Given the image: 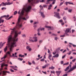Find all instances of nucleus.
Returning <instances> with one entry per match:
<instances>
[{
    "instance_id": "obj_1",
    "label": "nucleus",
    "mask_w": 76,
    "mask_h": 76,
    "mask_svg": "<svg viewBox=\"0 0 76 76\" xmlns=\"http://www.w3.org/2000/svg\"><path fill=\"white\" fill-rule=\"evenodd\" d=\"M12 34H13L14 32L15 33V34L14 37L12 38V36L10 35L8 37L7 40V45L10 46V52H12L13 50V48L14 47H16L15 45L16 44V41H17L18 39H16V37L18 35V31L15 30V28L12 29Z\"/></svg>"
},
{
    "instance_id": "obj_2",
    "label": "nucleus",
    "mask_w": 76,
    "mask_h": 76,
    "mask_svg": "<svg viewBox=\"0 0 76 76\" xmlns=\"http://www.w3.org/2000/svg\"><path fill=\"white\" fill-rule=\"evenodd\" d=\"M31 9V6H29L28 7H27L26 5H24L23 10H22L21 13L20 14L19 16V19H26L25 18L23 17V15H24L25 12H26V13H28L30 12V10Z\"/></svg>"
},
{
    "instance_id": "obj_3",
    "label": "nucleus",
    "mask_w": 76,
    "mask_h": 76,
    "mask_svg": "<svg viewBox=\"0 0 76 76\" xmlns=\"http://www.w3.org/2000/svg\"><path fill=\"white\" fill-rule=\"evenodd\" d=\"M54 13L55 14L54 15V17H56V18H57L58 19H60V18H61V17L60 16V15H59V13L58 12H54Z\"/></svg>"
},
{
    "instance_id": "obj_4",
    "label": "nucleus",
    "mask_w": 76,
    "mask_h": 76,
    "mask_svg": "<svg viewBox=\"0 0 76 76\" xmlns=\"http://www.w3.org/2000/svg\"><path fill=\"white\" fill-rule=\"evenodd\" d=\"M3 6H6V5H10V4H13V2H8V3H7V2L6 3H4L3 2Z\"/></svg>"
},
{
    "instance_id": "obj_5",
    "label": "nucleus",
    "mask_w": 76,
    "mask_h": 76,
    "mask_svg": "<svg viewBox=\"0 0 76 76\" xmlns=\"http://www.w3.org/2000/svg\"><path fill=\"white\" fill-rule=\"evenodd\" d=\"M32 3H31V4H32L33 3H39V0H31Z\"/></svg>"
},
{
    "instance_id": "obj_6",
    "label": "nucleus",
    "mask_w": 76,
    "mask_h": 76,
    "mask_svg": "<svg viewBox=\"0 0 76 76\" xmlns=\"http://www.w3.org/2000/svg\"><path fill=\"white\" fill-rule=\"evenodd\" d=\"M9 15H4L1 16L0 18V19H3L4 18L5 19H7V18H9Z\"/></svg>"
},
{
    "instance_id": "obj_7",
    "label": "nucleus",
    "mask_w": 76,
    "mask_h": 76,
    "mask_svg": "<svg viewBox=\"0 0 76 76\" xmlns=\"http://www.w3.org/2000/svg\"><path fill=\"white\" fill-rule=\"evenodd\" d=\"M71 29V28H68L66 29L65 31V34L66 35H69L68 34H67V33H68V32H70V31Z\"/></svg>"
},
{
    "instance_id": "obj_8",
    "label": "nucleus",
    "mask_w": 76,
    "mask_h": 76,
    "mask_svg": "<svg viewBox=\"0 0 76 76\" xmlns=\"http://www.w3.org/2000/svg\"><path fill=\"white\" fill-rule=\"evenodd\" d=\"M16 26L17 29H19V19L18 20V21L17 23Z\"/></svg>"
},
{
    "instance_id": "obj_9",
    "label": "nucleus",
    "mask_w": 76,
    "mask_h": 76,
    "mask_svg": "<svg viewBox=\"0 0 76 76\" xmlns=\"http://www.w3.org/2000/svg\"><path fill=\"white\" fill-rule=\"evenodd\" d=\"M50 65L49 64L47 63L46 64H45L44 66H43L42 67V69H45L46 67H48V65Z\"/></svg>"
},
{
    "instance_id": "obj_10",
    "label": "nucleus",
    "mask_w": 76,
    "mask_h": 76,
    "mask_svg": "<svg viewBox=\"0 0 76 76\" xmlns=\"http://www.w3.org/2000/svg\"><path fill=\"white\" fill-rule=\"evenodd\" d=\"M6 73H10V72H9V71H3L2 75H6Z\"/></svg>"
},
{
    "instance_id": "obj_11",
    "label": "nucleus",
    "mask_w": 76,
    "mask_h": 76,
    "mask_svg": "<svg viewBox=\"0 0 76 76\" xmlns=\"http://www.w3.org/2000/svg\"><path fill=\"white\" fill-rule=\"evenodd\" d=\"M56 73H57V75L58 76H60V73H61V71H56Z\"/></svg>"
},
{
    "instance_id": "obj_12",
    "label": "nucleus",
    "mask_w": 76,
    "mask_h": 76,
    "mask_svg": "<svg viewBox=\"0 0 76 76\" xmlns=\"http://www.w3.org/2000/svg\"><path fill=\"white\" fill-rule=\"evenodd\" d=\"M40 13L41 14V16H42L43 18H44L45 17V15H44V14L43 13V12H40Z\"/></svg>"
},
{
    "instance_id": "obj_13",
    "label": "nucleus",
    "mask_w": 76,
    "mask_h": 76,
    "mask_svg": "<svg viewBox=\"0 0 76 76\" xmlns=\"http://www.w3.org/2000/svg\"><path fill=\"white\" fill-rule=\"evenodd\" d=\"M71 67V65H70L69 66H67L66 67V69L64 70L66 72V71H67L68 70V69H69V67Z\"/></svg>"
},
{
    "instance_id": "obj_14",
    "label": "nucleus",
    "mask_w": 76,
    "mask_h": 76,
    "mask_svg": "<svg viewBox=\"0 0 76 76\" xmlns=\"http://www.w3.org/2000/svg\"><path fill=\"white\" fill-rule=\"evenodd\" d=\"M33 39H35L34 41V42H37V41H38V39H37V37H34L33 38Z\"/></svg>"
},
{
    "instance_id": "obj_15",
    "label": "nucleus",
    "mask_w": 76,
    "mask_h": 76,
    "mask_svg": "<svg viewBox=\"0 0 76 76\" xmlns=\"http://www.w3.org/2000/svg\"><path fill=\"white\" fill-rule=\"evenodd\" d=\"M53 5H52V4H50L49 6L48 7V10H50L51 9V7H52V6Z\"/></svg>"
},
{
    "instance_id": "obj_16",
    "label": "nucleus",
    "mask_w": 76,
    "mask_h": 76,
    "mask_svg": "<svg viewBox=\"0 0 76 76\" xmlns=\"http://www.w3.org/2000/svg\"><path fill=\"white\" fill-rule=\"evenodd\" d=\"M59 56V55L58 54H57L53 56V57H56V58H58V57Z\"/></svg>"
},
{
    "instance_id": "obj_17",
    "label": "nucleus",
    "mask_w": 76,
    "mask_h": 76,
    "mask_svg": "<svg viewBox=\"0 0 76 76\" xmlns=\"http://www.w3.org/2000/svg\"><path fill=\"white\" fill-rule=\"evenodd\" d=\"M52 57V55L50 54L48 57V58H49L50 60H51V58Z\"/></svg>"
},
{
    "instance_id": "obj_18",
    "label": "nucleus",
    "mask_w": 76,
    "mask_h": 76,
    "mask_svg": "<svg viewBox=\"0 0 76 76\" xmlns=\"http://www.w3.org/2000/svg\"><path fill=\"white\" fill-rule=\"evenodd\" d=\"M7 50V46H6V47L4 49V50L5 52H6V51Z\"/></svg>"
},
{
    "instance_id": "obj_19",
    "label": "nucleus",
    "mask_w": 76,
    "mask_h": 76,
    "mask_svg": "<svg viewBox=\"0 0 76 76\" xmlns=\"http://www.w3.org/2000/svg\"><path fill=\"white\" fill-rule=\"evenodd\" d=\"M3 45L2 44V42L0 43V48L1 49L3 47Z\"/></svg>"
},
{
    "instance_id": "obj_20",
    "label": "nucleus",
    "mask_w": 76,
    "mask_h": 76,
    "mask_svg": "<svg viewBox=\"0 0 76 76\" xmlns=\"http://www.w3.org/2000/svg\"><path fill=\"white\" fill-rule=\"evenodd\" d=\"M22 37L23 38H26V35L25 34H22Z\"/></svg>"
},
{
    "instance_id": "obj_21",
    "label": "nucleus",
    "mask_w": 76,
    "mask_h": 76,
    "mask_svg": "<svg viewBox=\"0 0 76 76\" xmlns=\"http://www.w3.org/2000/svg\"><path fill=\"white\" fill-rule=\"evenodd\" d=\"M49 69H54V67L52 66L51 67H50L49 68Z\"/></svg>"
},
{
    "instance_id": "obj_22",
    "label": "nucleus",
    "mask_w": 76,
    "mask_h": 76,
    "mask_svg": "<svg viewBox=\"0 0 76 76\" xmlns=\"http://www.w3.org/2000/svg\"><path fill=\"white\" fill-rule=\"evenodd\" d=\"M19 57H21V58L22 57H25V56L24 55H22L21 54H20L19 55Z\"/></svg>"
},
{
    "instance_id": "obj_23",
    "label": "nucleus",
    "mask_w": 76,
    "mask_h": 76,
    "mask_svg": "<svg viewBox=\"0 0 76 76\" xmlns=\"http://www.w3.org/2000/svg\"><path fill=\"white\" fill-rule=\"evenodd\" d=\"M68 12H69V13H72V9H69Z\"/></svg>"
},
{
    "instance_id": "obj_24",
    "label": "nucleus",
    "mask_w": 76,
    "mask_h": 76,
    "mask_svg": "<svg viewBox=\"0 0 76 76\" xmlns=\"http://www.w3.org/2000/svg\"><path fill=\"white\" fill-rule=\"evenodd\" d=\"M4 22V20L2 19H0V23H3Z\"/></svg>"
},
{
    "instance_id": "obj_25",
    "label": "nucleus",
    "mask_w": 76,
    "mask_h": 76,
    "mask_svg": "<svg viewBox=\"0 0 76 76\" xmlns=\"http://www.w3.org/2000/svg\"><path fill=\"white\" fill-rule=\"evenodd\" d=\"M6 57L7 56L6 55H5L4 57H3L1 59V60H3V59H4V58H6Z\"/></svg>"
},
{
    "instance_id": "obj_26",
    "label": "nucleus",
    "mask_w": 76,
    "mask_h": 76,
    "mask_svg": "<svg viewBox=\"0 0 76 76\" xmlns=\"http://www.w3.org/2000/svg\"><path fill=\"white\" fill-rule=\"evenodd\" d=\"M72 71H73V70H72V68H71L67 72V73L70 72Z\"/></svg>"
},
{
    "instance_id": "obj_27",
    "label": "nucleus",
    "mask_w": 76,
    "mask_h": 76,
    "mask_svg": "<svg viewBox=\"0 0 76 76\" xmlns=\"http://www.w3.org/2000/svg\"><path fill=\"white\" fill-rule=\"evenodd\" d=\"M30 47L29 46H27L26 47V49L27 50H28L30 48Z\"/></svg>"
},
{
    "instance_id": "obj_28",
    "label": "nucleus",
    "mask_w": 76,
    "mask_h": 76,
    "mask_svg": "<svg viewBox=\"0 0 76 76\" xmlns=\"http://www.w3.org/2000/svg\"><path fill=\"white\" fill-rule=\"evenodd\" d=\"M4 64H1V67L3 68V67H4Z\"/></svg>"
},
{
    "instance_id": "obj_29",
    "label": "nucleus",
    "mask_w": 76,
    "mask_h": 76,
    "mask_svg": "<svg viewBox=\"0 0 76 76\" xmlns=\"http://www.w3.org/2000/svg\"><path fill=\"white\" fill-rule=\"evenodd\" d=\"M29 41H30V42H34V41L32 39H29Z\"/></svg>"
},
{
    "instance_id": "obj_30",
    "label": "nucleus",
    "mask_w": 76,
    "mask_h": 76,
    "mask_svg": "<svg viewBox=\"0 0 76 76\" xmlns=\"http://www.w3.org/2000/svg\"><path fill=\"white\" fill-rule=\"evenodd\" d=\"M57 34H53L51 35V36H55V37H56L57 36Z\"/></svg>"
},
{
    "instance_id": "obj_31",
    "label": "nucleus",
    "mask_w": 76,
    "mask_h": 76,
    "mask_svg": "<svg viewBox=\"0 0 76 76\" xmlns=\"http://www.w3.org/2000/svg\"><path fill=\"white\" fill-rule=\"evenodd\" d=\"M32 63L33 64H34V65H35V61H32Z\"/></svg>"
},
{
    "instance_id": "obj_32",
    "label": "nucleus",
    "mask_w": 76,
    "mask_h": 76,
    "mask_svg": "<svg viewBox=\"0 0 76 76\" xmlns=\"http://www.w3.org/2000/svg\"><path fill=\"white\" fill-rule=\"evenodd\" d=\"M18 13L17 11H15L14 13V15H15Z\"/></svg>"
},
{
    "instance_id": "obj_33",
    "label": "nucleus",
    "mask_w": 76,
    "mask_h": 76,
    "mask_svg": "<svg viewBox=\"0 0 76 76\" xmlns=\"http://www.w3.org/2000/svg\"><path fill=\"white\" fill-rule=\"evenodd\" d=\"M68 64H69V62H67L66 63H65V64H63V65L64 66V65H68Z\"/></svg>"
},
{
    "instance_id": "obj_34",
    "label": "nucleus",
    "mask_w": 76,
    "mask_h": 76,
    "mask_svg": "<svg viewBox=\"0 0 76 76\" xmlns=\"http://www.w3.org/2000/svg\"><path fill=\"white\" fill-rule=\"evenodd\" d=\"M42 42V40H40L39 41V44H40V45H41V43Z\"/></svg>"
},
{
    "instance_id": "obj_35",
    "label": "nucleus",
    "mask_w": 76,
    "mask_h": 76,
    "mask_svg": "<svg viewBox=\"0 0 76 76\" xmlns=\"http://www.w3.org/2000/svg\"><path fill=\"white\" fill-rule=\"evenodd\" d=\"M22 24H19V28H22Z\"/></svg>"
},
{
    "instance_id": "obj_36",
    "label": "nucleus",
    "mask_w": 76,
    "mask_h": 76,
    "mask_svg": "<svg viewBox=\"0 0 76 76\" xmlns=\"http://www.w3.org/2000/svg\"><path fill=\"white\" fill-rule=\"evenodd\" d=\"M46 28H50L51 29V26H45Z\"/></svg>"
},
{
    "instance_id": "obj_37",
    "label": "nucleus",
    "mask_w": 76,
    "mask_h": 76,
    "mask_svg": "<svg viewBox=\"0 0 76 76\" xmlns=\"http://www.w3.org/2000/svg\"><path fill=\"white\" fill-rule=\"evenodd\" d=\"M63 63H64V61H61V64H63Z\"/></svg>"
},
{
    "instance_id": "obj_38",
    "label": "nucleus",
    "mask_w": 76,
    "mask_h": 76,
    "mask_svg": "<svg viewBox=\"0 0 76 76\" xmlns=\"http://www.w3.org/2000/svg\"><path fill=\"white\" fill-rule=\"evenodd\" d=\"M28 63L29 65H31L32 64V63L29 61H28Z\"/></svg>"
},
{
    "instance_id": "obj_39",
    "label": "nucleus",
    "mask_w": 76,
    "mask_h": 76,
    "mask_svg": "<svg viewBox=\"0 0 76 76\" xmlns=\"http://www.w3.org/2000/svg\"><path fill=\"white\" fill-rule=\"evenodd\" d=\"M68 3L69 4H72V5H73V3L70 2H68Z\"/></svg>"
},
{
    "instance_id": "obj_40",
    "label": "nucleus",
    "mask_w": 76,
    "mask_h": 76,
    "mask_svg": "<svg viewBox=\"0 0 76 76\" xmlns=\"http://www.w3.org/2000/svg\"><path fill=\"white\" fill-rule=\"evenodd\" d=\"M71 53L72 52L71 51H70L69 52V53H67V54H68V55H70V54H71Z\"/></svg>"
},
{
    "instance_id": "obj_41",
    "label": "nucleus",
    "mask_w": 76,
    "mask_h": 76,
    "mask_svg": "<svg viewBox=\"0 0 76 76\" xmlns=\"http://www.w3.org/2000/svg\"><path fill=\"white\" fill-rule=\"evenodd\" d=\"M53 1L52 3V4H54L55 3L56 0H53Z\"/></svg>"
},
{
    "instance_id": "obj_42",
    "label": "nucleus",
    "mask_w": 76,
    "mask_h": 76,
    "mask_svg": "<svg viewBox=\"0 0 76 76\" xmlns=\"http://www.w3.org/2000/svg\"><path fill=\"white\" fill-rule=\"evenodd\" d=\"M61 25L62 26L64 25V23L63 21H62L61 23Z\"/></svg>"
},
{
    "instance_id": "obj_43",
    "label": "nucleus",
    "mask_w": 76,
    "mask_h": 76,
    "mask_svg": "<svg viewBox=\"0 0 76 76\" xmlns=\"http://www.w3.org/2000/svg\"><path fill=\"white\" fill-rule=\"evenodd\" d=\"M64 3V2L61 3L59 5L60 6H61V5H62V4H63Z\"/></svg>"
},
{
    "instance_id": "obj_44",
    "label": "nucleus",
    "mask_w": 76,
    "mask_h": 76,
    "mask_svg": "<svg viewBox=\"0 0 76 76\" xmlns=\"http://www.w3.org/2000/svg\"><path fill=\"white\" fill-rule=\"evenodd\" d=\"M31 50H32V49L30 48L28 50V51H31Z\"/></svg>"
},
{
    "instance_id": "obj_45",
    "label": "nucleus",
    "mask_w": 76,
    "mask_h": 76,
    "mask_svg": "<svg viewBox=\"0 0 76 76\" xmlns=\"http://www.w3.org/2000/svg\"><path fill=\"white\" fill-rule=\"evenodd\" d=\"M45 29V28H42L40 29V30L42 31V30H43V31H44Z\"/></svg>"
},
{
    "instance_id": "obj_46",
    "label": "nucleus",
    "mask_w": 76,
    "mask_h": 76,
    "mask_svg": "<svg viewBox=\"0 0 76 76\" xmlns=\"http://www.w3.org/2000/svg\"><path fill=\"white\" fill-rule=\"evenodd\" d=\"M13 18V16H11V17H10L8 18V19H12Z\"/></svg>"
},
{
    "instance_id": "obj_47",
    "label": "nucleus",
    "mask_w": 76,
    "mask_h": 76,
    "mask_svg": "<svg viewBox=\"0 0 76 76\" xmlns=\"http://www.w3.org/2000/svg\"><path fill=\"white\" fill-rule=\"evenodd\" d=\"M41 61H44V58H43L40 60Z\"/></svg>"
},
{
    "instance_id": "obj_48",
    "label": "nucleus",
    "mask_w": 76,
    "mask_h": 76,
    "mask_svg": "<svg viewBox=\"0 0 76 76\" xmlns=\"http://www.w3.org/2000/svg\"><path fill=\"white\" fill-rule=\"evenodd\" d=\"M10 70L11 72H14V70H13L12 69H10Z\"/></svg>"
},
{
    "instance_id": "obj_49",
    "label": "nucleus",
    "mask_w": 76,
    "mask_h": 76,
    "mask_svg": "<svg viewBox=\"0 0 76 76\" xmlns=\"http://www.w3.org/2000/svg\"><path fill=\"white\" fill-rule=\"evenodd\" d=\"M4 66L7 67L8 66V65L7 64H4Z\"/></svg>"
},
{
    "instance_id": "obj_50",
    "label": "nucleus",
    "mask_w": 76,
    "mask_h": 76,
    "mask_svg": "<svg viewBox=\"0 0 76 76\" xmlns=\"http://www.w3.org/2000/svg\"><path fill=\"white\" fill-rule=\"evenodd\" d=\"M64 36H65V35H61L60 36V37H64Z\"/></svg>"
},
{
    "instance_id": "obj_51",
    "label": "nucleus",
    "mask_w": 76,
    "mask_h": 76,
    "mask_svg": "<svg viewBox=\"0 0 76 76\" xmlns=\"http://www.w3.org/2000/svg\"><path fill=\"white\" fill-rule=\"evenodd\" d=\"M48 53L49 54H50V50L49 49H48Z\"/></svg>"
},
{
    "instance_id": "obj_52",
    "label": "nucleus",
    "mask_w": 76,
    "mask_h": 76,
    "mask_svg": "<svg viewBox=\"0 0 76 76\" xmlns=\"http://www.w3.org/2000/svg\"><path fill=\"white\" fill-rule=\"evenodd\" d=\"M42 72L43 73L45 74V75H46V74H47V72H44L43 71H42Z\"/></svg>"
},
{
    "instance_id": "obj_53",
    "label": "nucleus",
    "mask_w": 76,
    "mask_h": 76,
    "mask_svg": "<svg viewBox=\"0 0 76 76\" xmlns=\"http://www.w3.org/2000/svg\"><path fill=\"white\" fill-rule=\"evenodd\" d=\"M45 0H42L40 2H41L42 3H43L44 1H45Z\"/></svg>"
},
{
    "instance_id": "obj_54",
    "label": "nucleus",
    "mask_w": 76,
    "mask_h": 76,
    "mask_svg": "<svg viewBox=\"0 0 76 76\" xmlns=\"http://www.w3.org/2000/svg\"><path fill=\"white\" fill-rule=\"evenodd\" d=\"M62 76H67V74H64Z\"/></svg>"
},
{
    "instance_id": "obj_55",
    "label": "nucleus",
    "mask_w": 76,
    "mask_h": 76,
    "mask_svg": "<svg viewBox=\"0 0 76 76\" xmlns=\"http://www.w3.org/2000/svg\"><path fill=\"white\" fill-rule=\"evenodd\" d=\"M59 22H61V23L63 21V20H60L59 21Z\"/></svg>"
},
{
    "instance_id": "obj_56",
    "label": "nucleus",
    "mask_w": 76,
    "mask_h": 76,
    "mask_svg": "<svg viewBox=\"0 0 76 76\" xmlns=\"http://www.w3.org/2000/svg\"><path fill=\"white\" fill-rule=\"evenodd\" d=\"M66 56V55H64L62 57V58H65V56Z\"/></svg>"
},
{
    "instance_id": "obj_57",
    "label": "nucleus",
    "mask_w": 76,
    "mask_h": 76,
    "mask_svg": "<svg viewBox=\"0 0 76 76\" xmlns=\"http://www.w3.org/2000/svg\"><path fill=\"white\" fill-rule=\"evenodd\" d=\"M2 10H3V9H6V8H5L4 7H2L1 8Z\"/></svg>"
},
{
    "instance_id": "obj_58",
    "label": "nucleus",
    "mask_w": 76,
    "mask_h": 76,
    "mask_svg": "<svg viewBox=\"0 0 76 76\" xmlns=\"http://www.w3.org/2000/svg\"><path fill=\"white\" fill-rule=\"evenodd\" d=\"M40 29H40V28H39L38 29L37 31H38V32H39V30H40Z\"/></svg>"
},
{
    "instance_id": "obj_59",
    "label": "nucleus",
    "mask_w": 76,
    "mask_h": 76,
    "mask_svg": "<svg viewBox=\"0 0 76 76\" xmlns=\"http://www.w3.org/2000/svg\"><path fill=\"white\" fill-rule=\"evenodd\" d=\"M76 60V58H75L74 59L72 60V61H73V62H75V61Z\"/></svg>"
},
{
    "instance_id": "obj_60",
    "label": "nucleus",
    "mask_w": 76,
    "mask_h": 76,
    "mask_svg": "<svg viewBox=\"0 0 76 76\" xmlns=\"http://www.w3.org/2000/svg\"><path fill=\"white\" fill-rule=\"evenodd\" d=\"M20 60V61H22L23 60V58H19Z\"/></svg>"
},
{
    "instance_id": "obj_61",
    "label": "nucleus",
    "mask_w": 76,
    "mask_h": 76,
    "mask_svg": "<svg viewBox=\"0 0 76 76\" xmlns=\"http://www.w3.org/2000/svg\"><path fill=\"white\" fill-rule=\"evenodd\" d=\"M68 2H65V4H66V6L67 5V4H68Z\"/></svg>"
},
{
    "instance_id": "obj_62",
    "label": "nucleus",
    "mask_w": 76,
    "mask_h": 76,
    "mask_svg": "<svg viewBox=\"0 0 76 76\" xmlns=\"http://www.w3.org/2000/svg\"><path fill=\"white\" fill-rule=\"evenodd\" d=\"M55 40H56V41H57V37H55Z\"/></svg>"
},
{
    "instance_id": "obj_63",
    "label": "nucleus",
    "mask_w": 76,
    "mask_h": 76,
    "mask_svg": "<svg viewBox=\"0 0 76 76\" xmlns=\"http://www.w3.org/2000/svg\"><path fill=\"white\" fill-rule=\"evenodd\" d=\"M37 25H34L33 26V27L34 28V29H35V27H37Z\"/></svg>"
},
{
    "instance_id": "obj_64",
    "label": "nucleus",
    "mask_w": 76,
    "mask_h": 76,
    "mask_svg": "<svg viewBox=\"0 0 76 76\" xmlns=\"http://www.w3.org/2000/svg\"><path fill=\"white\" fill-rule=\"evenodd\" d=\"M3 2H2V4H0V7L1 6H3Z\"/></svg>"
}]
</instances>
